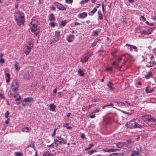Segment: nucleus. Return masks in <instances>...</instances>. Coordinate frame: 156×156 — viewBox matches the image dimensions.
<instances>
[{
  "mask_svg": "<svg viewBox=\"0 0 156 156\" xmlns=\"http://www.w3.org/2000/svg\"><path fill=\"white\" fill-rule=\"evenodd\" d=\"M78 73L80 76H83L84 75L83 71L81 69H80L78 71Z\"/></svg>",
  "mask_w": 156,
  "mask_h": 156,
  "instance_id": "2f4dec72",
  "label": "nucleus"
},
{
  "mask_svg": "<svg viewBox=\"0 0 156 156\" xmlns=\"http://www.w3.org/2000/svg\"><path fill=\"white\" fill-rule=\"evenodd\" d=\"M151 18L152 19L154 20H156V16H151Z\"/></svg>",
  "mask_w": 156,
  "mask_h": 156,
  "instance_id": "4d7b16f0",
  "label": "nucleus"
},
{
  "mask_svg": "<svg viewBox=\"0 0 156 156\" xmlns=\"http://www.w3.org/2000/svg\"><path fill=\"white\" fill-rule=\"evenodd\" d=\"M119 150L118 149H109V152H113L117 151Z\"/></svg>",
  "mask_w": 156,
  "mask_h": 156,
  "instance_id": "ea45409f",
  "label": "nucleus"
},
{
  "mask_svg": "<svg viewBox=\"0 0 156 156\" xmlns=\"http://www.w3.org/2000/svg\"><path fill=\"white\" fill-rule=\"evenodd\" d=\"M53 93H57V89H56V88H55L54 90H53Z\"/></svg>",
  "mask_w": 156,
  "mask_h": 156,
  "instance_id": "69168bd1",
  "label": "nucleus"
},
{
  "mask_svg": "<svg viewBox=\"0 0 156 156\" xmlns=\"http://www.w3.org/2000/svg\"><path fill=\"white\" fill-rule=\"evenodd\" d=\"M36 20L33 19H32L30 23V28L31 31L34 32V34H37L39 33L37 30V24H36Z\"/></svg>",
  "mask_w": 156,
  "mask_h": 156,
  "instance_id": "7ed1b4c3",
  "label": "nucleus"
},
{
  "mask_svg": "<svg viewBox=\"0 0 156 156\" xmlns=\"http://www.w3.org/2000/svg\"><path fill=\"white\" fill-rule=\"evenodd\" d=\"M86 3V2H85V0H82L80 2V3L81 4H83L84 3Z\"/></svg>",
  "mask_w": 156,
  "mask_h": 156,
  "instance_id": "6e6d98bb",
  "label": "nucleus"
},
{
  "mask_svg": "<svg viewBox=\"0 0 156 156\" xmlns=\"http://www.w3.org/2000/svg\"><path fill=\"white\" fill-rule=\"evenodd\" d=\"M32 48H30V46H28L27 47V49L25 51V53L26 55H28L31 51Z\"/></svg>",
  "mask_w": 156,
  "mask_h": 156,
  "instance_id": "dca6fc26",
  "label": "nucleus"
},
{
  "mask_svg": "<svg viewBox=\"0 0 156 156\" xmlns=\"http://www.w3.org/2000/svg\"><path fill=\"white\" fill-rule=\"evenodd\" d=\"M34 101L33 98L32 97H27L24 99L23 101L26 102L30 103Z\"/></svg>",
  "mask_w": 156,
  "mask_h": 156,
  "instance_id": "f8f14e48",
  "label": "nucleus"
},
{
  "mask_svg": "<svg viewBox=\"0 0 156 156\" xmlns=\"http://www.w3.org/2000/svg\"><path fill=\"white\" fill-rule=\"evenodd\" d=\"M56 128H55V129H54L53 131V134H52V137H54L55 136V134H56Z\"/></svg>",
  "mask_w": 156,
  "mask_h": 156,
  "instance_id": "79ce46f5",
  "label": "nucleus"
},
{
  "mask_svg": "<svg viewBox=\"0 0 156 156\" xmlns=\"http://www.w3.org/2000/svg\"><path fill=\"white\" fill-rule=\"evenodd\" d=\"M137 48L136 46L132 45L130 46V47L129 49L131 51H133V49H134L135 50H136Z\"/></svg>",
  "mask_w": 156,
  "mask_h": 156,
  "instance_id": "473e14b6",
  "label": "nucleus"
},
{
  "mask_svg": "<svg viewBox=\"0 0 156 156\" xmlns=\"http://www.w3.org/2000/svg\"><path fill=\"white\" fill-rule=\"evenodd\" d=\"M19 63L17 62H15V64L14 65V67L15 68V69L17 71H18L19 68H18V66L19 65Z\"/></svg>",
  "mask_w": 156,
  "mask_h": 156,
  "instance_id": "72a5a7b5",
  "label": "nucleus"
},
{
  "mask_svg": "<svg viewBox=\"0 0 156 156\" xmlns=\"http://www.w3.org/2000/svg\"><path fill=\"white\" fill-rule=\"evenodd\" d=\"M87 13L86 12H84L80 13L78 15V17L80 19H83L87 17Z\"/></svg>",
  "mask_w": 156,
  "mask_h": 156,
  "instance_id": "9d476101",
  "label": "nucleus"
},
{
  "mask_svg": "<svg viewBox=\"0 0 156 156\" xmlns=\"http://www.w3.org/2000/svg\"><path fill=\"white\" fill-rule=\"evenodd\" d=\"M116 144L118 148H121L125 145V143L123 142H121Z\"/></svg>",
  "mask_w": 156,
  "mask_h": 156,
  "instance_id": "aec40b11",
  "label": "nucleus"
},
{
  "mask_svg": "<svg viewBox=\"0 0 156 156\" xmlns=\"http://www.w3.org/2000/svg\"><path fill=\"white\" fill-rule=\"evenodd\" d=\"M100 111L99 109H96L93 111L92 113H96Z\"/></svg>",
  "mask_w": 156,
  "mask_h": 156,
  "instance_id": "de8ad7c7",
  "label": "nucleus"
},
{
  "mask_svg": "<svg viewBox=\"0 0 156 156\" xmlns=\"http://www.w3.org/2000/svg\"><path fill=\"white\" fill-rule=\"evenodd\" d=\"M74 39V36L73 35H70L69 37L67 38V41L69 42H72Z\"/></svg>",
  "mask_w": 156,
  "mask_h": 156,
  "instance_id": "ddd939ff",
  "label": "nucleus"
},
{
  "mask_svg": "<svg viewBox=\"0 0 156 156\" xmlns=\"http://www.w3.org/2000/svg\"><path fill=\"white\" fill-rule=\"evenodd\" d=\"M43 156H53V154L51 153L48 151H47L44 153Z\"/></svg>",
  "mask_w": 156,
  "mask_h": 156,
  "instance_id": "393cba45",
  "label": "nucleus"
},
{
  "mask_svg": "<svg viewBox=\"0 0 156 156\" xmlns=\"http://www.w3.org/2000/svg\"><path fill=\"white\" fill-rule=\"evenodd\" d=\"M54 144V143H53L52 144H51L50 145H47V146L48 147H54V145H53Z\"/></svg>",
  "mask_w": 156,
  "mask_h": 156,
  "instance_id": "13d9d810",
  "label": "nucleus"
},
{
  "mask_svg": "<svg viewBox=\"0 0 156 156\" xmlns=\"http://www.w3.org/2000/svg\"><path fill=\"white\" fill-rule=\"evenodd\" d=\"M97 151L96 150H91L90 151H89L88 152V154L90 155H91L94 152H96Z\"/></svg>",
  "mask_w": 156,
  "mask_h": 156,
  "instance_id": "4c0bfd02",
  "label": "nucleus"
},
{
  "mask_svg": "<svg viewBox=\"0 0 156 156\" xmlns=\"http://www.w3.org/2000/svg\"><path fill=\"white\" fill-rule=\"evenodd\" d=\"M115 102L117 103L118 105L120 106L121 107L126 105V104L127 105V107H128L130 105V103L127 101L123 102Z\"/></svg>",
  "mask_w": 156,
  "mask_h": 156,
  "instance_id": "0eeeda50",
  "label": "nucleus"
},
{
  "mask_svg": "<svg viewBox=\"0 0 156 156\" xmlns=\"http://www.w3.org/2000/svg\"><path fill=\"white\" fill-rule=\"evenodd\" d=\"M103 151L104 152H109V149L107 148L104 149H103Z\"/></svg>",
  "mask_w": 156,
  "mask_h": 156,
  "instance_id": "09e8293b",
  "label": "nucleus"
},
{
  "mask_svg": "<svg viewBox=\"0 0 156 156\" xmlns=\"http://www.w3.org/2000/svg\"><path fill=\"white\" fill-rule=\"evenodd\" d=\"M126 125L128 128L130 129L141 128L146 126V125L144 124L142 125L138 124L135 120H131L129 122H127Z\"/></svg>",
  "mask_w": 156,
  "mask_h": 156,
  "instance_id": "f03ea898",
  "label": "nucleus"
},
{
  "mask_svg": "<svg viewBox=\"0 0 156 156\" xmlns=\"http://www.w3.org/2000/svg\"><path fill=\"white\" fill-rule=\"evenodd\" d=\"M80 24V23H78V22H75V26H77V25H79Z\"/></svg>",
  "mask_w": 156,
  "mask_h": 156,
  "instance_id": "774afa93",
  "label": "nucleus"
},
{
  "mask_svg": "<svg viewBox=\"0 0 156 156\" xmlns=\"http://www.w3.org/2000/svg\"><path fill=\"white\" fill-rule=\"evenodd\" d=\"M31 129L29 128L28 127H24L22 129V131L23 132H28L31 130Z\"/></svg>",
  "mask_w": 156,
  "mask_h": 156,
  "instance_id": "5701e85b",
  "label": "nucleus"
},
{
  "mask_svg": "<svg viewBox=\"0 0 156 156\" xmlns=\"http://www.w3.org/2000/svg\"><path fill=\"white\" fill-rule=\"evenodd\" d=\"M49 107L50 108V110L54 111L55 110V109L56 108V106L54 105V104H50L49 105Z\"/></svg>",
  "mask_w": 156,
  "mask_h": 156,
  "instance_id": "4be33fe9",
  "label": "nucleus"
},
{
  "mask_svg": "<svg viewBox=\"0 0 156 156\" xmlns=\"http://www.w3.org/2000/svg\"><path fill=\"white\" fill-rule=\"evenodd\" d=\"M1 98H3L4 99H5V98L3 95L2 94H0V100Z\"/></svg>",
  "mask_w": 156,
  "mask_h": 156,
  "instance_id": "603ef678",
  "label": "nucleus"
},
{
  "mask_svg": "<svg viewBox=\"0 0 156 156\" xmlns=\"http://www.w3.org/2000/svg\"><path fill=\"white\" fill-rule=\"evenodd\" d=\"M28 46H30V48H33L34 45L33 42L32 41H28Z\"/></svg>",
  "mask_w": 156,
  "mask_h": 156,
  "instance_id": "7c9ffc66",
  "label": "nucleus"
},
{
  "mask_svg": "<svg viewBox=\"0 0 156 156\" xmlns=\"http://www.w3.org/2000/svg\"><path fill=\"white\" fill-rule=\"evenodd\" d=\"M69 124L68 123H67L65 125H63V126L66 127H68L67 126L69 125Z\"/></svg>",
  "mask_w": 156,
  "mask_h": 156,
  "instance_id": "0e129e2a",
  "label": "nucleus"
},
{
  "mask_svg": "<svg viewBox=\"0 0 156 156\" xmlns=\"http://www.w3.org/2000/svg\"><path fill=\"white\" fill-rule=\"evenodd\" d=\"M85 135L83 133L81 135V138L82 139H83L85 138Z\"/></svg>",
  "mask_w": 156,
  "mask_h": 156,
  "instance_id": "680f3d73",
  "label": "nucleus"
},
{
  "mask_svg": "<svg viewBox=\"0 0 156 156\" xmlns=\"http://www.w3.org/2000/svg\"><path fill=\"white\" fill-rule=\"evenodd\" d=\"M154 90V88L152 87L150 89H149V87H147L146 88L145 91L147 93H151L153 92Z\"/></svg>",
  "mask_w": 156,
  "mask_h": 156,
  "instance_id": "f3484780",
  "label": "nucleus"
},
{
  "mask_svg": "<svg viewBox=\"0 0 156 156\" xmlns=\"http://www.w3.org/2000/svg\"><path fill=\"white\" fill-rule=\"evenodd\" d=\"M9 111H7L5 114V117L6 118H8V116L9 114Z\"/></svg>",
  "mask_w": 156,
  "mask_h": 156,
  "instance_id": "37998d69",
  "label": "nucleus"
},
{
  "mask_svg": "<svg viewBox=\"0 0 156 156\" xmlns=\"http://www.w3.org/2000/svg\"><path fill=\"white\" fill-rule=\"evenodd\" d=\"M97 9L96 7H94L93 9L91 11V13L94 14L97 11Z\"/></svg>",
  "mask_w": 156,
  "mask_h": 156,
  "instance_id": "e433bc0d",
  "label": "nucleus"
},
{
  "mask_svg": "<svg viewBox=\"0 0 156 156\" xmlns=\"http://www.w3.org/2000/svg\"><path fill=\"white\" fill-rule=\"evenodd\" d=\"M156 57H154L153 56H152L151 58L150 59L151 60L152 65L153 66H154L156 64Z\"/></svg>",
  "mask_w": 156,
  "mask_h": 156,
  "instance_id": "2eb2a0df",
  "label": "nucleus"
},
{
  "mask_svg": "<svg viewBox=\"0 0 156 156\" xmlns=\"http://www.w3.org/2000/svg\"><path fill=\"white\" fill-rule=\"evenodd\" d=\"M89 117L91 118H94L95 117V115H91V114H90L89 116Z\"/></svg>",
  "mask_w": 156,
  "mask_h": 156,
  "instance_id": "8fccbe9b",
  "label": "nucleus"
},
{
  "mask_svg": "<svg viewBox=\"0 0 156 156\" xmlns=\"http://www.w3.org/2000/svg\"><path fill=\"white\" fill-rule=\"evenodd\" d=\"M55 5L59 10H64L66 9L65 7L62 4L58 2H55Z\"/></svg>",
  "mask_w": 156,
  "mask_h": 156,
  "instance_id": "6e6552de",
  "label": "nucleus"
},
{
  "mask_svg": "<svg viewBox=\"0 0 156 156\" xmlns=\"http://www.w3.org/2000/svg\"><path fill=\"white\" fill-rule=\"evenodd\" d=\"M24 77L26 79H29L30 77V75L29 73H27L24 75Z\"/></svg>",
  "mask_w": 156,
  "mask_h": 156,
  "instance_id": "c756f323",
  "label": "nucleus"
},
{
  "mask_svg": "<svg viewBox=\"0 0 156 156\" xmlns=\"http://www.w3.org/2000/svg\"><path fill=\"white\" fill-rule=\"evenodd\" d=\"M98 18L99 19L101 20H103V15L101 11L98 10Z\"/></svg>",
  "mask_w": 156,
  "mask_h": 156,
  "instance_id": "a211bd4d",
  "label": "nucleus"
},
{
  "mask_svg": "<svg viewBox=\"0 0 156 156\" xmlns=\"http://www.w3.org/2000/svg\"><path fill=\"white\" fill-rule=\"evenodd\" d=\"M152 76V74L151 72H148L145 75V78L147 79H148Z\"/></svg>",
  "mask_w": 156,
  "mask_h": 156,
  "instance_id": "cd10ccee",
  "label": "nucleus"
},
{
  "mask_svg": "<svg viewBox=\"0 0 156 156\" xmlns=\"http://www.w3.org/2000/svg\"><path fill=\"white\" fill-rule=\"evenodd\" d=\"M14 17L17 24L19 26L23 24L24 22V16L23 12L17 11L14 13Z\"/></svg>",
  "mask_w": 156,
  "mask_h": 156,
  "instance_id": "f257e3e1",
  "label": "nucleus"
},
{
  "mask_svg": "<svg viewBox=\"0 0 156 156\" xmlns=\"http://www.w3.org/2000/svg\"><path fill=\"white\" fill-rule=\"evenodd\" d=\"M98 99H93L92 101L93 102H97L98 101Z\"/></svg>",
  "mask_w": 156,
  "mask_h": 156,
  "instance_id": "e2e57ef3",
  "label": "nucleus"
},
{
  "mask_svg": "<svg viewBox=\"0 0 156 156\" xmlns=\"http://www.w3.org/2000/svg\"><path fill=\"white\" fill-rule=\"evenodd\" d=\"M96 44V43L94 41L92 44L91 46L92 47H94Z\"/></svg>",
  "mask_w": 156,
  "mask_h": 156,
  "instance_id": "bf43d9fd",
  "label": "nucleus"
},
{
  "mask_svg": "<svg viewBox=\"0 0 156 156\" xmlns=\"http://www.w3.org/2000/svg\"><path fill=\"white\" fill-rule=\"evenodd\" d=\"M136 31L138 33H140L142 34H149L151 33V32L148 33L144 30L142 29L141 27H137L136 29Z\"/></svg>",
  "mask_w": 156,
  "mask_h": 156,
  "instance_id": "423d86ee",
  "label": "nucleus"
},
{
  "mask_svg": "<svg viewBox=\"0 0 156 156\" xmlns=\"http://www.w3.org/2000/svg\"><path fill=\"white\" fill-rule=\"evenodd\" d=\"M90 56V55H87L85 56H83L81 60V61L82 63H84L87 62L88 61Z\"/></svg>",
  "mask_w": 156,
  "mask_h": 156,
  "instance_id": "9b49d317",
  "label": "nucleus"
},
{
  "mask_svg": "<svg viewBox=\"0 0 156 156\" xmlns=\"http://www.w3.org/2000/svg\"><path fill=\"white\" fill-rule=\"evenodd\" d=\"M5 77H7V78H6V81L7 83L9 82L10 81V75L9 73H6L5 74Z\"/></svg>",
  "mask_w": 156,
  "mask_h": 156,
  "instance_id": "b1692460",
  "label": "nucleus"
},
{
  "mask_svg": "<svg viewBox=\"0 0 156 156\" xmlns=\"http://www.w3.org/2000/svg\"><path fill=\"white\" fill-rule=\"evenodd\" d=\"M141 17L144 20V21H146V19L143 16H141Z\"/></svg>",
  "mask_w": 156,
  "mask_h": 156,
  "instance_id": "338daca9",
  "label": "nucleus"
},
{
  "mask_svg": "<svg viewBox=\"0 0 156 156\" xmlns=\"http://www.w3.org/2000/svg\"><path fill=\"white\" fill-rule=\"evenodd\" d=\"M67 23L66 20H62L61 22V24L63 27L65 26Z\"/></svg>",
  "mask_w": 156,
  "mask_h": 156,
  "instance_id": "f704fd0d",
  "label": "nucleus"
},
{
  "mask_svg": "<svg viewBox=\"0 0 156 156\" xmlns=\"http://www.w3.org/2000/svg\"><path fill=\"white\" fill-rule=\"evenodd\" d=\"M94 34H93V36L96 35L97 36L98 35V33L97 30L94 31L93 32Z\"/></svg>",
  "mask_w": 156,
  "mask_h": 156,
  "instance_id": "a18cd8bd",
  "label": "nucleus"
},
{
  "mask_svg": "<svg viewBox=\"0 0 156 156\" xmlns=\"http://www.w3.org/2000/svg\"><path fill=\"white\" fill-rule=\"evenodd\" d=\"M140 154V153L138 151H133L132 152L131 156H138Z\"/></svg>",
  "mask_w": 156,
  "mask_h": 156,
  "instance_id": "6ab92c4d",
  "label": "nucleus"
},
{
  "mask_svg": "<svg viewBox=\"0 0 156 156\" xmlns=\"http://www.w3.org/2000/svg\"><path fill=\"white\" fill-rule=\"evenodd\" d=\"M104 4H103L102 5V10L103 12H105V9L104 8Z\"/></svg>",
  "mask_w": 156,
  "mask_h": 156,
  "instance_id": "864d4df0",
  "label": "nucleus"
},
{
  "mask_svg": "<svg viewBox=\"0 0 156 156\" xmlns=\"http://www.w3.org/2000/svg\"><path fill=\"white\" fill-rule=\"evenodd\" d=\"M28 147H33L35 151H36L35 148L34 146V141H31V144H30V145H28L27 146Z\"/></svg>",
  "mask_w": 156,
  "mask_h": 156,
  "instance_id": "c85d7f7f",
  "label": "nucleus"
},
{
  "mask_svg": "<svg viewBox=\"0 0 156 156\" xmlns=\"http://www.w3.org/2000/svg\"><path fill=\"white\" fill-rule=\"evenodd\" d=\"M113 85V83L111 81H109L107 84V86L109 87V89L111 90H115V88L112 87Z\"/></svg>",
  "mask_w": 156,
  "mask_h": 156,
  "instance_id": "4468645a",
  "label": "nucleus"
},
{
  "mask_svg": "<svg viewBox=\"0 0 156 156\" xmlns=\"http://www.w3.org/2000/svg\"><path fill=\"white\" fill-rule=\"evenodd\" d=\"M142 119L145 122L148 121L154 122L156 121V119L149 115H143L142 116Z\"/></svg>",
  "mask_w": 156,
  "mask_h": 156,
  "instance_id": "20e7f679",
  "label": "nucleus"
},
{
  "mask_svg": "<svg viewBox=\"0 0 156 156\" xmlns=\"http://www.w3.org/2000/svg\"><path fill=\"white\" fill-rule=\"evenodd\" d=\"M113 105H114L112 103H110L108 105H107V106H111L113 108H115L114 107H113Z\"/></svg>",
  "mask_w": 156,
  "mask_h": 156,
  "instance_id": "052dcab7",
  "label": "nucleus"
},
{
  "mask_svg": "<svg viewBox=\"0 0 156 156\" xmlns=\"http://www.w3.org/2000/svg\"><path fill=\"white\" fill-rule=\"evenodd\" d=\"M18 87V83L16 81H14L12 84V89L14 91H16Z\"/></svg>",
  "mask_w": 156,
  "mask_h": 156,
  "instance_id": "1a4fd4ad",
  "label": "nucleus"
},
{
  "mask_svg": "<svg viewBox=\"0 0 156 156\" xmlns=\"http://www.w3.org/2000/svg\"><path fill=\"white\" fill-rule=\"evenodd\" d=\"M89 147L87 148H85V150L86 151H87V150H89L92 147L94 146V144H90L89 145Z\"/></svg>",
  "mask_w": 156,
  "mask_h": 156,
  "instance_id": "58836bf2",
  "label": "nucleus"
},
{
  "mask_svg": "<svg viewBox=\"0 0 156 156\" xmlns=\"http://www.w3.org/2000/svg\"><path fill=\"white\" fill-rule=\"evenodd\" d=\"M58 142L60 144H66L67 143V140L64 139L62 138L60 136H56V137L54 139V143L55 142Z\"/></svg>",
  "mask_w": 156,
  "mask_h": 156,
  "instance_id": "39448f33",
  "label": "nucleus"
},
{
  "mask_svg": "<svg viewBox=\"0 0 156 156\" xmlns=\"http://www.w3.org/2000/svg\"><path fill=\"white\" fill-rule=\"evenodd\" d=\"M66 2L67 3L71 4L73 2V0H66Z\"/></svg>",
  "mask_w": 156,
  "mask_h": 156,
  "instance_id": "c03bdc74",
  "label": "nucleus"
},
{
  "mask_svg": "<svg viewBox=\"0 0 156 156\" xmlns=\"http://www.w3.org/2000/svg\"><path fill=\"white\" fill-rule=\"evenodd\" d=\"M50 25L52 27H54L55 26V23L52 22L50 23Z\"/></svg>",
  "mask_w": 156,
  "mask_h": 156,
  "instance_id": "49530a36",
  "label": "nucleus"
},
{
  "mask_svg": "<svg viewBox=\"0 0 156 156\" xmlns=\"http://www.w3.org/2000/svg\"><path fill=\"white\" fill-rule=\"evenodd\" d=\"M59 40V39L57 38H53L51 39L50 41V44H54L57 42Z\"/></svg>",
  "mask_w": 156,
  "mask_h": 156,
  "instance_id": "412c9836",
  "label": "nucleus"
},
{
  "mask_svg": "<svg viewBox=\"0 0 156 156\" xmlns=\"http://www.w3.org/2000/svg\"><path fill=\"white\" fill-rule=\"evenodd\" d=\"M105 70L106 71H108L109 70L111 71H112V69L111 68L108 67Z\"/></svg>",
  "mask_w": 156,
  "mask_h": 156,
  "instance_id": "3c124183",
  "label": "nucleus"
},
{
  "mask_svg": "<svg viewBox=\"0 0 156 156\" xmlns=\"http://www.w3.org/2000/svg\"><path fill=\"white\" fill-rule=\"evenodd\" d=\"M15 154L16 156H21L22 155V154L18 152H15Z\"/></svg>",
  "mask_w": 156,
  "mask_h": 156,
  "instance_id": "a19ab883",
  "label": "nucleus"
},
{
  "mask_svg": "<svg viewBox=\"0 0 156 156\" xmlns=\"http://www.w3.org/2000/svg\"><path fill=\"white\" fill-rule=\"evenodd\" d=\"M60 32L58 31H56L55 32V37H56V38L59 39V38L60 37Z\"/></svg>",
  "mask_w": 156,
  "mask_h": 156,
  "instance_id": "a878e982",
  "label": "nucleus"
},
{
  "mask_svg": "<svg viewBox=\"0 0 156 156\" xmlns=\"http://www.w3.org/2000/svg\"><path fill=\"white\" fill-rule=\"evenodd\" d=\"M49 19L51 21H54L55 20V18L53 14L51 13L50 14Z\"/></svg>",
  "mask_w": 156,
  "mask_h": 156,
  "instance_id": "bb28decb",
  "label": "nucleus"
},
{
  "mask_svg": "<svg viewBox=\"0 0 156 156\" xmlns=\"http://www.w3.org/2000/svg\"><path fill=\"white\" fill-rule=\"evenodd\" d=\"M147 66L148 67L153 66V65H152L151 61L150 62H148L147 65Z\"/></svg>",
  "mask_w": 156,
  "mask_h": 156,
  "instance_id": "c9c22d12",
  "label": "nucleus"
},
{
  "mask_svg": "<svg viewBox=\"0 0 156 156\" xmlns=\"http://www.w3.org/2000/svg\"><path fill=\"white\" fill-rule=\"evenodd\" d=\"M4 62H5V61L2 58H0V62L1 63H4Z\"/></svg>",
  "mask_w": 156,
  "mask_h": 156,
  "instance_id": "5fc2aeb1",
  "label": "nucleus"
}]
</instances>
